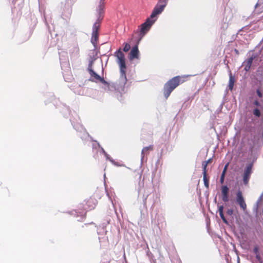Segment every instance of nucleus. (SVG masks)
<instances>
[{
  "instance_id": "2f4dec72",
  "label": "nucleus",
  "mask_w": 263,
  "mask_h": 263,
  "mask_svg": "<svg viewBox=\"0 0 263 263\" xmlns=\"http://www.w3.org/2000/svg\"><path fill=\"white\" fill-rule=\"evenodd\" d=\"M253 104L256 107H259L261 106L260 102H259V101L257 99H256L255 100H254Z\"/></svg>"
},
{
  "instance_id": "0eeeda50",
  "label": "nucleus",
  "mask_w": 263,
  "mask_h": 263,
  "mask_svg": "<svg viewBox=\"0 0 263 263\" xmlns=\"http://www.w3.org/2000/svg\"><path fill=\"white\" fill-rule=\"evenodd\" d=\"M76 122L70 119V121L71 122V124L73 125V128L77 131H79L80 132L83 133V135L80 136L81 138L83 140L86 139L88 137H89V135L88 133H87L85 129L83 128L82 125L80 123V118L77 117L75 119Z\"/></svg>"
},
{
  "instance_id": "423d86ee",
  "label": "nucleus",
  "mask_w": 263,
  "mask_h": 263,
  "mask_svg": "<svg viewBox=\"0 0 263 263\" xmlns=\"http://www.w3.org/2000/svg\"><path fill=\"white\" fill-rule=\"evenodd\" d=\"M156 21V18L152 19L150 17L146 20V21L141 25V28L140 30V35L141 37L138 41V44L141 41L142 37L145 34V33L150 29L152 26Z\"/></svg>"
},
{
  "instance_id": "b1692460",
  "label": "nucleus",
  "mask_w": 263,
  "mask_h": 263,
  "mask_svg": "<svg viewBox=\"0 0 263 263\" xmlns=\"http://www.w3.org/2000/svg\"><path fill=\"white\" fill-rule=\"evenodd\" d=\"M212 160V159L210 158L209 159H208L207 161H203L202 162V168H203V172H206V166L208 165V164L211 162Z\"/></svg>"
},
{
  "instance_id": "c9c22d12",
  "label": "nucleus",
  "mask_w": 263,
  "mask_h": 263,
  "mask_svg": "<svg viewBox=\"0 0 263 263\" xmlns=\"http://www.w3.org/2000/svg\"><path fill=\"white\" fill-rule=\"evenodd\" d=\"M111 203L112 204V205H113V207H114V211H115V213H116V216H117V218H118V214L117 213V210L116 209V208L115 206V204H116V202H115V203H114L113 201L111 199Z\"/></svg>"
},
{
  "instance_id": "5701e85b",
  "label": "nucleus",
  "mask_w": 263,
  "mask_h": 263,
  "mask_svg": "<svg viewBox=\"0 0 263 263\" xmlns=\"http://www.w3.org/2000/svg\"><path fill=\"white\" fill-rule=\"evenodd\" d=\"M96 59L97 58H96V57L95 55L90 56L89 59V64H88L87 69L92 68V65H93L94 62L96 61Z\"/></svg>"
},
{
  "instance_id": "2eb2a0df",
  "label": "nucleus",
  "mask_w": 263,
  "mask_h": 263,
  "mask_svg": "<svg viewBox=\"0 0 263 263\" xmlns=\"http://www.w3.org/2000/svg\"><path fill=\"white\" fill-rule=\"evenodd\" d=\"M139 53L138 45H136L130 51L129 60H133L134 59H138L139 58Z\"/></svg>"
},
{
  "instance_id": "f8f14e48",
  "label": "nucleus",
  "mask_w": 263,
  "mask_h": 263,
  "mask_svg": "<svg viewBox=\"0 0 263 263\" xmlns=\"http://www.w3.org/2000/svg\"><path fill=\"white\" fill-rule=\"evenodd\" d=\"M236 201L243 211H245L247 209V205L240 190H238L237 192Z\"/></svg>"
},
{
  "instance_id": "f704fd0d",
  "label": "nucleus",
  "mask_w": 263,
  "mask_h": 263,
  "mask_svg": "<svg viewBox=\"0 0 263 263\" xmlns=\"http://www.w3.org/2000/svg\"><path fill=\"white\" fill-rule=\"evenodd\" d=\"M225 175L221 174L220 178V182L222 184L224 182Z\"/></svg>"
},
{
  "instance_id": "ddd939ff",
  "label": "nucleus",
  "mask_w": 263,
  "mask_h": 263,
  "mask_svg": "<svg viewBox=\"0 0 263 263\" xmlns=\"http://www.w3.org/2000/svg\"><path fill=\"white\" fill-rule=\"evenodd\" d=\"M221 196L223 202H227L229 201V188L227 185L221 186Z\"/></svg>"
},
{
  "instance_id": "79ce46f5",
  "label": "nucleus",
  "mask_w": 263,
  "mask_h": 263,
  "mask_svg": "<svg viewBox=\"0 0 263 263\" xmlns=\"http://www.w3.org/2000/svg\"><path fill=\"white\" fill-rule=\"evenodd\" d=\"M256 257L257 258V259L258 260H260L261 259L260 258V257L259 255V254H256Z\"/></svg>"
},
{
  "instance_id": "9b49d317",
  "label": "nucleus",
  "mask_w": 263,
  "mask_h": 263,
  "mask_svg": "<svg viewBox=\"0 0 263 263\" xmlns=\"http://www.w3.org/2000/svg\"><path fill=\"white\" fill-rule=\"evenodd\" d=\"M165 8V7H164L163 5L157 4L153 10V11L149 17L152 19H155L156 18L157 20V15L160 14L163 11Z\"/></svg>"
},
{
  "instance_id": "72a5a7b5",
  "label": "nucleus",
  "mask_w": 263,
  "mask_h": 263,
  "mask_svg": "<svg viewBox=\"0 0 263 263\" xmlns=\"http://www.w3.org/2000/svg\"><path fill=\"white\" fill-rule=\"evenodd\" d=\"M228 165H229L228 163H227V164L225 165L221 174H223V175H226V173L227 171V168H228Z\"/></svg>"
},
{
  "instance_id": "a19ab883",
  "label": "nucleus",
  "mask_w": 263,
  "mask_h": 263,
  "mask_svg": "<svg viewBox=\"0 0 263 263\" xmlns=\"http://www.w3.org/2000/svg\"><path fill=\"white\" fill-rule=\"evenodd\" d=\"M235 53L236 54V55H239V52L238 51V50L236 49H235L234 50Z\"/></svg>"
},
{
  "instance_id": "49530a36",
  "label": "nucleus",
  "mask_w": 263,
  "mask_h": 263,
  "mask_svg": "<svg viewBox=\"0 0 263 263\" xmlns=\"http://www.w3.org/2000/svg\"><path fill=\"white\" fill-rule=\"evenodd\" d=\"M214 202H216V197H215V198H214Z\"/></svg>"
},
{
  "instance_id": "a18cd8bd",
  "label": "nucleus",
  "mask_w": 263,
  "mask_h": 263,
  "mask_svg": "<svg viewBox=\"0 0 263 263\" xmlns=\"http://www.w3.org/2000/svg\"><path fill=\"white\" fill-rule=\"evenodd\" d=\"M228 11H229V10L228 9H225V13H226Z\"/></svg>"
},
{
  "instance_id": "1a4fd4ad",
  "label": "nucleus",
  "mask_w": 263,
  "mask_h": 263,
  "mask_svg": "<svg viewBox=\"0 0 263 263\" xmlns=\"http://www.w3.org/2000/svg\"><path fill=\"white\" fill-rule=\"evenodd\" d=\"M258 56V53H253L249 58L246 59L242 63L241 66L244 67L246 72L250 71L252 66H253V61Z\"/></svg>"
},
{
  "instance_id": "ea45409f",
  "label": "nucleus",
  "mask_w": 263,
  "mask_h": 263,
  "mask_svg": "<svg viewBox=\"0 0 263 263\" xmlns=\"http://www.w3.org/2000/svg\"><path fill=\"white\" fill-rule=\"evenodd\" d=\"M79 49L77 47L74 48V51L76 52V54H78L79 53Z\"/></svg>"
},
{
  "instance_id": "20e7f679",
  "label": "nucleus",
  "mask_w": 263,
  "mask_h": 263,
  "mask_svg": "<svg viewBox=\"0 0 263 263\" xmlns=\"http://www.w3.org/2000/svg\"><path fill=\"white\" fill-rule=\"evenodd\" d=\"M117 223H110V218H107V219L102 220L101 223L100 224L99 227H97V229H106L110 230H125L126 228H124L123 226L121 223L119 218H117Z\"/></svg>"
},
{
  "instance_id": "6e6552de",
  "label": "nucleus",
  "mask_w": 263,
  "mask_h": 263,
  "mask_svg": "<svg viewBox=\"0 0 263 263\" xmlns=\"http://www.w3.org/2000/svg\"><path fill=\"white\" fill-rule=\"evenodd\" d=\"M154 229L156 230H161L165 228L166 223L165 218L162 214H157L155 217V221L153 222Z\"/></svg>"
},
{
  "instance_id": "39448f33",
  "label": "nucleus",
  "mask_w": 263,
  "mask_h": 263,
  "mask_svg": "<svg viewBox=\"0 0 263 263\" xmlns=\"http://www.w3.org/2000/svg\"><path fill=\"white\" fill-rule=\"evenodd\" d=\"M104 14V8L102 6V2L100 5H98L96 8V16L97 20L95 22L92 26V33H99L98 31L100 29V24L103 20Z\"/></svg>"
},
{
  "instance_id": "7ed1b4c3",
  "label": "nucleus",
  "mask_w": 263,
  "mask_h": 263,
  "mask_svg": "<svg viewBox=\"0 0 263 263\" xmlns=\"http://www.w3.org/2000/svg\"><path fill=\"white\" fill-rule=\"evenodd\" d=\"M181 78L176 76L166 83L163 87V93L165 98L167 99L173 90L180 84Z\"/></svg>"
},
{
  "instance_id": "412c9836",
  "label": "nucleus",
  "mask_w": 263,
  "mask_h": 263,
  "mask_svg": "<svg viewBox=\"0 0 263 263\" xmlns=\"http://www.w3.org/2000/svg\"><path fill=\"white\" fill-rule=\"evenodd\" d=\"M203 180L204 182V185L206 189L209 187V181L207 177L206 172H203Z\"/></svg>"
},
{
  "instance_id": "473e14b6",
  "label": "nucleus",
  "mask_w": 263,
  "mask_h": 263,
  "mask_svg": "<svg viewBox=\"0 0 263 263\" xmlns=\"http://www.w3.org/2000/svg\"><path fill=\"white\" fill-rule=\"evenodd\" d=\"M263 59V50L261 51V58ZM263 71V62L261 63V65L258 68V70Z\"/></svg>"
},
{
  "instance_id": "de8ad7c7",
  "label": "nucleus",
  "mask_w": 263,
  "mask_h": 263,
  "mask_svg": "<svg viewBox=\"0 0 263 263\" xmlns=\"http://www.w3.org/2000/svg\"><path fill=\"white\" fill-rule=\"evenodd\" d=\"M119 209H120V211L121 212V209H121V206L120 205H119Z\"/></svg>"
},
{
  "instance_id": "9d476101",
  "label": "nucleus",
  "mask_w": 263,
  "mask_h": 263,
  "mask_svg": "<svg viewBox=\"0 0 263 263\" xmlns=\"http://www.w3.org/2000/svg\"><path fill=\"white\" fill-rule=\"evenodd\" d=\"M253 167V162L247 165L243 175V182L245 184H247L252 173V169Z\"/></svg>"
},
{
  "instance_id": "7c9ffc66",
  "label": "nucleus",
  "mask_w": 263,
  "mask_h": 263,
  "mask_svg": "<svg viewBox=\"0 0 263 263\" xmlns=\"http://www.w3.org/2000/svg\"><path fill=\"white\" fill-rule=\"evenodd\" d=\"M227 215L228 216H230L233 218L232 215L233 214V209H228L226 211Z\"/></svg>"
},
{
  "instance_id": "f257e3e1",
  "label": "nucleus",
  "mask_w": 263,
  "mask_h": 263,
  "mask_svg": "<svg viewBox=\"0 0 263 263\" xmlns=\"http://www.w3.org/2000/svg\"><path fill=\"white\" fill-rule=\"evenodd\" d=\"M88 71L90 74L89 80L93 82H100L102 84V88L104 90L115 96V97L120 101L122 100V95L125 91L123 90L119 89V84L117 82L115 83H108L103 78L98 74L92 68L88 69Z\"/></svg>"
},
{
  "instance_id": "aec40b11",
  "label": "nucleus",
  "mask_w": 263,
  "mask_h": 263,
  "mask_svg": "<svg viewBox=\"0 0 263 263\" xmlns=\"http://www.w3.org/2000/svg\"><path fill=\"white\" fill-rule=\"evenodd\" d=\"M234 82V77L232 76L231 73H230L228 87L229 89H230L231 90H232V89H233Z\"/></svg>"
},
{
  "instance_id": "4468645a",
  "label": "nucleus",
  "mask_w": 263,
  "mask_h": 263,
  "mask_svg": "<svg viewBox=\"0 0 263 263\" xmlns=\"http://www.w3.org/2000/svg\"><path fill=\"white\" fill-rule=\"evenodd\" d=\"M96 142V144H93L92 145V148L93 149H98L97 151L101 154H103L104 156L105 157L106 159L107 160L108 159H109L110 156L105 151L104 148L101 146L100 144L97 141H95Z\"/></svg>"
},
{
  "instance_id": "bb28decb",
  "label": "nucleus",
  "mask_w": 263,
  "mask_h": 263,
  "mask_svg": "<svg viewBox=\"0 0 263 263\" xmlns=\"http://www.w3.org/2000/svg\"><path fill=\"white\" fill-rule=\"evenodd\" d=\"M108 160H109L112 164H114V165L115 166H123V165L122 164H119L118 162H116L112 158H111L110 157H109V159H107Z\"/></svg>"
},
{
  "instance_id": "c03bdc74",
  "label": "nucleus",
  "mask_w": 263,
  "mask_h": 263,
  "mask_svg": "<svg viewBox=\"0 0 263 263\" xmlns=\"http://www.w3.org/2000/svg\"><path fill=\"white\" fill-rule=\"evenodd\" d=\"M222 106H223V103H222L221 104V105H220V109H221L222 108Z\"/></svg>"
},
{
  "instance_id": "c85d7f7f",
  "label": "nucleus",
  "mask_w": 263,
  "mask_h": 263,
  "mask_svg": "<svg viewBox=\"0 0 263 263\" xmlns=\"http://www.w3.org/2000/svg\"><path fill=\"white\" fill-rule=\"evenodd\" d=\"M130 46L129 44H128V43H126L123 48V51L124 52H127L130 49Z\"/></svg>"
},
{
  "instance_id": "f3484780",
  "label": "nucleus",
  "mask_w": 263,
  "mask_h": 263,
  "mask_svg": "<svg viewBox=\"0 0 263 263\" xmlns=\"http://www.w3.org/2000/svg\"><path fill=\"white\" fill-rule=\"evenodd\" d=\"M153 149V146L152 145H151L148 146H146L143 148L142 152H141V164L142 163L143 158H144V155L145 154H147L148 151H152Z\"/></svg>"
},
{
  "instance_id": "c756f323",
  "label": "nucleus",
  "mask_w": 263,
  "mask_h": 263,
  "mask_svg": "<svg viewBox=\"0 0 263 263\" xmlns=\"http://www.w3.org/2000/svg\"><path fill=\"white\" fill-rule=\"evenodd\" d=\"M256 93H257V96L259 98H261L262 97L263 95H262V93L261 92L260 88H257L256 89Z\"/></svg>"
},
{
  "instance_id": "4be33fe9",
  "label": "nucleus",
  "mask_w": 263,
  "mask_h": 263,
  "mask_svg": "<svg viewBox=\"0 0 263 263\" xmlns=\"http://www.w3.org/2000/svg\"><path fill=\"white\" fill-rule=\"evenodd\" d=\"M59 56H60V60L61 62V67H63V64H65V65H68V63L67 62V56L66 55L65 58L63 59V58L64 57V55L62 54V53L59 52Z\"/></svg>"
},
{
  "instance_id": "09e8293b",
  "label": "nucleus",
  "mask_w": 263,
  "mask_h": 263,
  "mask_svg": "<svg viewBox=\"0 0 263 263\" xmlns=\"http://www.w3.org/2000/svg\"><path fill=\"white\" fill-rule=\"evenodd\" d=\"M231 17H232V16L230 15V17H229V20L231 19Z\"/></svg>"
},
{
  "instance_id": "393cba45",
  "label": "nucleus",
  "mask_w": 263,
  "mask_h": 263,
  "mask_svg": "<svg viewBox=\"0 0 263 263\" xmlns=\"http://www.w3.org/2000/svg\"><path fill=\"white\" fill-rule=\"evenodd\" d=\"M253 114L255 117H258V118L261 116L260 111L257 108H255V109H253Z\"/></svg>"
},
{
  "instance_id": "6ab92c4d",
  "label": "nucleus",
  "mask_w": 263,
  "mask_h": 263,
  "mask_svg": "<svg viewBox=\"0 0 263 263\" xmlns=\"http://www.w3.org/2000/svg\"><path fill=\"white\" fill-rule=\"evenodd\" d=\"M99 33H91V42L96 47L98 40Z\"/></svg>"
},
{
  "instance_id": "cd10ccee",
  "label": "nucleus",
  "mask_w": 263,
  "mask_h": 263,
  "mask_svg": "<svg viewBox=\"0 0 263 263\" xmlns=\"http://www.w3.org/2000/svg\"><path fill=\"white\" fill-rule=\"evenodd\" d=\"M168 0H158L157 4H160L161 5H163L164 7H166Z\"/></svg>"
},
{
  "instance_id": "e433bc0d",
  "label": "nucleus",
  "mask_w": 263,
  "mask_h": 263,
  "mask_svg": "<svg viewBox=\"0 0 263 263\" xmlns=\"http://www.w3.org/2000/svg\"><path fill=\"white\" fill-rule=\"evenodd\" d=\"M101 2H102V6H103V8H105V6H104V4H105V0H99V4H98V5H100V4H101Z\"/></svg>"
},
{
  "instance_id": "f03ea898",
  "label": "nucleus",
  "mask_w": 263,
  "mask_h": 263,
  "mask_svg": "<svg viewBox=\"0 0 263 263\" xmlns=\"http://www.w3.org/2000/svg\"><path fill=\"white\" fill-rule=\"evenodd\" d=\"M115 55L117 57L118 63L120 66V78L118 80L119 84V89L123 90L125 91V85L127 82L126 75V66L125 64V59L124 54L121 51L120 48L115 53Z\"/></svg>"
},
{
  "instance_id": "dca6fc26",
  "label": "nucleus",
  "mask_w": 263,
  "mask_h": 263,
  "mask_svg": "<svg viewBox=\"0 0 263 263\" xmlns=\"http://www.w3.org/2000/svg\"><path fill=\"white\" fill-rule=\"evenodd\" d=\"M223 206L222 205L218 206V212L220 218L222 220L223 222L226 224L230 225L228 219L226 218L223 214Z\"/></svg>"
},
{
  "instance_id": "8fccbe9b",
  "label": "nucleus",
  "mask_w": 263,
  "mask_h": 263,
  "mask_svg": "<svg viewBox=\"0 0 263 263\" xmlns=\"http://www.w3.org/2000/svg\"><path fill=\"white\" fill-rule=\"evenodd\" d=\"M227 19H228V16H226V20L227 21Z\"/></svg>"
},
{
  "instance_id": "58836bf2",
  "label": "nucleus",
  "mask_w": 263,
  "mask_h": 263,
  "mask_svg": "<svg viewBox=\"0 0 263 263\" xmlns=\"http://www.w3.org/2000/svg\"><path fill=\"white\" fill-rule=\"evenodd\" d=\"M148 194H146V195H144V196H143V197H144L143 202L144 204L145 203V202H146V199L148 197Z\"/></svg>"
},
{
  "instance_id": "37998d69",
  "label": "nucleus",
  "mask_w": 263,
  "mask_h": 263,
  "mask_svg": "<svg viewBox=\"0 0 263 263\" xmlns=\"http://www.w3.org/2000/svg\"><path fill=\"white\" fill-rule=\"evenodd\" d=\"M260 5V3L259 2H258L256 4L255 6V8H256L258 6H259Z\"/></svg>"
},
{
  "instance_id": "a878e982",
  "label": "nucleus",
  "mask_w": 263,
  "mask_h": 263,
  "mask_svg": "<svg viewBox=\"0 0 263 263\" xmlns=\"http://www.w3.org/2000/svg\"><path fill=\"white\" fill-rule=\"evenodd\" d=\"M263 196V193L261 194L259 198L258 199L256 205L254 206V210H255V211L257 212L258 208V204L260 202L262 197Z\"/></svg>"
},
{
  "instance_id": "a211bd4d",
  "label": "nucleus",
  "mask_w": 263,
  "mask_h": 263,
  "mask_svg": "<svg viewBox=\"0 0 263 263\" xmlns=\"http://www.w3.org/2000/svg\"><path fill=\"white\" fill-rule=\"evenodd\" d=\"M72 214L78 218V221L82 220L85 217V213H84V212H78L76 211H74L72 212Z\"/></svg>"
},
{
  "instance_id": "4c0bfd02",
  "label": "nucleus",
  "mask_w": 263,
  "mask_h": 263,
  "mask_svg": "<svg viewBox=\"0 0 263 263\" xmlns=\"http://www.w3.org/2000/svg\"><path fill=\"white\" fill-rule=\"evenodd\" d=\"M254 252L255 253V254H258V249L257 247L254 248Z\"/></svg>"
}]
</instances>
